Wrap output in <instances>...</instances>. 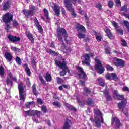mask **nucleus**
<instances>
[{
	"mask_svg": "<svg viewBox=\"0 0 129 129\" xmlns=\"http://www.w3.org/2000/svg\"><path fill=\"white\" fill-rule=\"evenodd\" d=\"M83 93H87V94H90L91 93V90L87 87H85L84 89Z\"/></svg>",
	"mask_w": 129,
	"mask_h": 129,
	"instance_id": "43",
	"label": "nucleus"
},
{
	"mask_svg": "<svg viewBox=\"0 0 129 129\" xmlns=\"http://www.w3.org/2000/svg\"><path fill=\"white\" fill-rule=\"evenodd\" d=\"M102 38V36L101 35H98L96 36V39L97 42H101V39Z\"/></svg>",
	"mask_w": 129,
	"mask_h": 129,
	"instance_id": "61",
	"label": "nucleus"
},
{
	"mask_svg": "<svg viewBox=\"0 0 129 129\" xmlns=\"http://www.w3.org/2000/svg\"><path fill=\"white\" fill-rule=\"evenodd\" d=\"M104 94L106 98L107 101H111V100H112V98H111V96L109 95V91H108V89H105Z\"/></svg>",
	"mask_w": 129,
	"mask_h": 129,
	"instance_id": "24",
	"label": "nucleus"
},
{
	"mask_svg": "<svg viewBox=\"0 0 129 129\" xmlns=\"http://www.w3.org/2000/svg\"><path fill=\"white\" fill-rule=\"evenodd\" d=\"M76 68L77 70H78V76L79 79H83L84 80L87 79V75L85 73L84 70H83V68L77 66Z\"/></svg>",
	"mask_w": 129,
	"mask_h": 129,
	"instance_id": "7",
	"label": "nucleus"
},
{
	"mask_svg": "<svg viewBox=\"0 0 129 129\" xmlns=\"http://www.w3.org/2000/svg\"><path fill=\"white\" fill-rule=\"evenodd\" d=\"M56 34L59 42L63 43L62 36H63L66 43L68 44V40H67V38H68V33H67V31H66V30H65L64 28L58 27L57 28Z\"/></svg>",
	"mask_w": 129,
	"mask_h": 129,
	"instance_id": "2",
	"label": "nucleus"
},
{
	"mask_svg": "<svg viewBox=\"0 0 129 129\" xmlns=\"http://www.w3.org/2000/svg\"><path fill=\"white\" fill-rule=\"evenodd\" d=\"M105 52L106 54H108L109 55L111 54V51L109 50V47L107 46L106 48H105Z\"/></svg>",
	"mask_w": 129,
	"mask_h": 129,
	"instance_id": "59",
	"label": "nucleus"
},
{
	"mask_svg": "<svg viewBox=\"0 0 129 129\" xmlns=\"http://www.w3.org/2000/svg\"><path fill=\"white\" fill-rule=\"evenodd\" d=\"M42 114V112L38 110H35V115H36L37 118L41 117L40 115Z\"/></svg>",
	"mask_w": 129,
	"mask_h": 129,
	"instance_id": "50",
	"label": "nucleus"
},
{
	"mask_svg": "<svg viewBox=\"0 0 129 129\" xmlns=\"http://www.w3.org/2000/svg\"><path fill=\"white\" fill-rule=\"evenodd\" d=\"M105 68L107 71H113L114 70L113 67L109 64H106Z\"/></svg>",
	"mask_w": 129,
	"mask_h": 129,
	"instance_id": "38",
	"label": "nucleus"
},
{
	"mask_svg": "<svg viewBox=\"0 0 129 129\" xmlns=\"http://www.w3.org/2000/svg\"><path fill=\"white\" fill-rule=\"evenodd\" d=\"M97 81L99 86H102V87H104V86H105V81H104V80H103L101 77L98 78Z\"/></svg>",
	"mask_w": 129,
	"mask_h": 129,
	"instance_id": "29",
	"label": "nucleus"
},
{
	"mask_svg": "<svg viewBox=\"0 0 129 129\" xmlns=\"http://www.w3.org/2000/svg\"><path fill=\"white\" fill-rule=\"evenodd\" d=\"M95 8L97 9H98L99 11L102 10V5H101V3H98L96 4Z\"/></svg>",
	"mask_w": 129,
	"mask_h": 129,
	"instance_id": "52",
	"label": "nucleus"
},
{
	"mask_svg": "<svg viewBox=\"0 0 129 129\" xmlns=\"http://www.w3.org/2000/svg\"><path fill=\"white\" fill-rule=\"evenodd\" d=\"M26 115H28V116H35L36 115V110H29L28 111H24Z\"/></svg>",
	"mask_w": 129,
	"mask_h": 129,
	"instance_id": "25",
	"label": "nucleus"
},
{
	"mask_svg": "<svg viewBox=\"0 0 129 129\" xmlns=\"http://www.w3.org/2000/svg\"><path fill=\"white\" fill-rule=\"evenodd\" d=\"M78 85H81V86H85V82L84 81L80 80L78 83Z\"/></svg>",
	"mask_w": 129,
	"mask_h": 129,
	"instance_id": "56",
	"label": "nucleus"
},
{
	"mask_svg": "<svg viewBox=\"0 0 129 129\" xmlns=\"http://www.w3.org/2000/svg\"><path fill=\"white\" fill-rule=\"evenodd\" d=\"M115 3L117 7H121V2H120V0H115Z\"/></svg>",
	"mask_w": 129,
	"mask_h": 129,
	"instance_id": "58",
	"label": "nucleus"
},
{
	"mask_svg": "<svg viewBox=\"0 0 129 129\" xmlns=\"http://www.w3.org/2000/svg\"><path fill=\"white\" fill-rule=\"evenodd\" d=\"M41 110L43 113H47L48 112V108L45 105L41 106Z\"/></svg>",
	"mask_w": 129,
	"mask_h": 129,
	"instance_id": "42",
	"label": "nucleus"
},
{
	"mask_svg": "<svg viewBox=\"0 0 129 129\" xmlns=\"http://www.w3.org/2000/svg\"><path fill=\"white\" fill-rule=\"evenodd\" d=\"M121 45L122 47H127V43H126V41H125V40L123 38H121Z\"/></svg>",
	"mask_w": 129,
	"mask_h": 129,
	"instance_id": "47",
	"label": "nucleus"
},
{
	"mask_svg": "<svg viewBox=\"0 0 129 129\" xmlns=\"http://www.w3.org/2000/svg\"><path fill=\"white\" fill-rule=\"evenodd\" d=\"M116 62H114L113 64L115 66L117 67H123L125 65V62L124 60L116 57L115 58Z\"/></svg>",
	"mask_w": 129,
	"mask_h": 129,
	"instance_id": "11",
	"label": "nucleus"
},
{
	"mask_svg": "<svg viewBox=\"0 0 129 129\" xmlns=\"http://www.w3.org/2000/svg\"><path fill=\"white\" fill-rule=\"evenodd\" d=\"M13 18H14V15H13V14L9 12L3 14L1 17L2 23H4L5 24V30L7 33H9V32L11 31V26L9 24L13 21Z\"/></svg>",
	"mask_w": 129,
	"mask_h": 129,
	"instance_id": "1",
	"label": "nucleus"
},
{
	"mask_svg": "<svg viewBox=\"0 0 129 129\" xmlns=\"http://www.w3.org/2000/svg\"><path fill=\"white\" fill-rule=\"evenodd\" d=\"M77 36L79 39H84L85 38V34H82L81 32H78Z\"/></svg>",
	"mask_w": 129,
	"mask_h": 129,
	"instance_id": "45",
	"label": "nucleus"
},
{
	"mask_svg": "<svg viewBox=\"0 0 129 129\" xmlns=\"http://www.w3.org/2000/svg\"><path fill=\"white\" fill-rule=\"evenodd\" d=\"M113 6H114L113 1L110 0L108 2V6L109 8H113Z\"/></svg>",
	"mask_w": 129,
	"mask_h": 129,
	"instance_id": "48",
	"label": "nucleus"
},
{
	"mask_svg": "<svg viewBox=\"0 0 129 129\" xmlns=\"http://www.w3.org/2000/svg\"><path fill=\"white\" fill-rule=\"evenodd\" d=\"M23 67L25 69V71L28 76H31V70L29 68L28 64L25 63L23 64Z\"/></svg>",
	"mask_w": 129,
	"mask_h": 129,
	"instance_id": "27",
	"label": "nucleus"
},
{
	"mask_svg": "<svg viewBox=\"0 0 129 129\" xmlns=\"http://www.w3.org/2000/svg\"><path fill=\"white\" fill-rule=\"evenodd\" d=\"M123 24L126 27L127 31L129 32V22H128V21H126V20H124L123 21Z\"/></svg>",
	"mask_w": 129,
	"mask_h": 129,
	"instance_id": "54",
	"label": "nucleus"
},
{
	"mask_svg": "<svg viewBox=\"0 0 129 129\" xmlns=\"http://www.w3.org/2000/svg\"><path fill=\"white\" fill-rule=\"evenodd\" d=\"M11 22H12V26L13 28H17V27L19 26V22L17 21V19L13 20Z\"/></svg>",
	"mask_w": 129,
	"mask_h": 129,
	"instance_id": "36",
	"label": "nucleus"
},
{
	"mask_svg": "<svg viewBox=\"0 0 129 129\" xmlns=\"http://www.w3.org/2000/svg\"><path fill=\"white\" fill-rule=\"evenodd\" d=\"M56 79L58 84H62V83H64V80H62V78L57 77Z\"/></svg>",
	"mask_w": 129,
	"mask_h": 129,
	"instance_id": "44",
	"label": "nucleus"
},
{
	"mask_svg": "<svg viewBox=\"0 0 129 129\" xmlns=\"http://www.w3.org/2000/svg\"><path fill=\"white\" fill-rule=\"evenodd\" d=\"M44 13V16L46 17L47 20H49V11L47 9L45 8L43 10Z\"/></svg>",
	"mask_w": 129,
	"mask_h": 129,
	"instance_id": "41",
	"label": "nucleus"
},
{
	"mask_svg": "<svg viewBox=\"0 0 129 129\" xmlns=\"http://www.w3.org/2000/svg\"><path fill=\"white\" fill-rule=\"evenodd\" d=\"M18 87L20 100H25L26 95L25 94V86H24L23 82H19V83H18Z\"/></svg>",
	"mask_w": 129,
	"mask_h": 129,
	"instance_id": "6",
	"label": "nucleus"
},
{
	"mask_svg": "<svg viewBox=\"0 0 129 129\" xmlns=\"http://www.w3.org/2000/svg\"><path fill=\"white\" fill-rule=\"evenodd\" d=\"M45 79L47 82H51V81H52V75H51V74H49V72H47Z\"/></svg>",
	"mask_w": 129,
	"mask_h": 129,
	"instance_id": "31",
	"label": "nucleus"
},
{
	"mask_svg": "<svg viewBox=\"0 0 129 129\" xmlns=\"http://www.w3.org/2000/svg\"><path fill=\"white\" fill-rule=\"evenodd\" d=\"M116 98H117V100H121V101H122V100H126V99H123L124 98V96H123V95H117V96L116 97Z\"/></svg>",
	"mask_w": 129,
	"mask_h": 129,
	"instance_id": "39",
	"label": "nucleus"
},
{
	"mask_svg": "<svg viewBox=\"0 0 129 129\" xmlns=\"http://www.w3.org/2000/svg\"><path fill=\"white\" fill-rule=\"evenodd\" d=\"M4 57L8 62H12V60H13V56L11 53L6 52Z\"/></svg>",
	"mask_w": 129,
	"mask_h": 129,
	"instance_id": "26",
	"label": "nucleus"
},
{
	"mask_svg": "<svg viewBox=\"0 0 129 129\" xmlns=\"http://www.w3.org/2000/svg\"><path fill=\"white\" fill-rule=\"evenodd\" d=\"M53 105L54 106H57V107H61L62 106V104L60 103L59 102H54L53 103Z\"/></svg>",
	"mask_w": 129,
	"mask_h": 129,
	"instance_id": "51",
	"label": "nucleus"
},
{
	"mask_svg": "<svg viewBox=\"0 0 129 129\" xmlns=\"http://www.w3.org/2000/svg\"><path fill=\"white\" fill-rule=\"evenodd\" d=\"M6 82L7 86H10L11 87H12V86H13V81L10 79V78H7Z\"/></svg>",
	"mask_w": 129,
	"mask_h": 129,
	"instance_id": "33",
	"label": "nucleus"
},
{
	"mask_svg": "<svg viewBox=\"0 0 129 129\" xmlns=\"http://www.w3.org/2000/svg\"><path fill=\"white\" fill-rule=\"evenodd\" d=\"M8 40L11 43H17L21 41V38L17 36H13L11 34L8 35Z\"/></svg>",
	"mask_w": 129,
	"mask_h": 129,
	"instance_id": "12",
	"label": "nucleus"
},
{
	"mask_svg": "<svg viewBox=\"0 0 129 129\" xmlns=\"http://www.w3.org/2000/svg\"><path fill=\"white\" fill-rule=\"evenodd\" d=\"M46 52L50 54V55H54V56H59V53L56 52L52 49H46Z\"/></svg>",
	"mask_w": 129,
	"mask_h": 129,
	"instance_id": "32",
	"label": "nucleus"
},
{
	"mask_svg": "<svg viewBox=\"0 0 129 129\" xmlns=\"http://www.w3.org/2000/svg\"><path fill=\"white\" fill-rule=\"evenodd\" d=\"M30 9L31 10H27L25 9L23 11V14L26 17H32L34 16V14H35L34 11L36 10V8L34 5H31Z\"/></svg>",
	"mask_w": 129,
	"mask_h": 129,
	"instance_id": "9",
	"label": "nucleus"
},
{
	"mask_svg": "<svg viewBox=\"0 0 129 129\" xmlns=\"http://www.w3.org/2000/svg\"><path fill=\"white\" fill-rule=\"evenodd\" d=\"M76 29L77 30V32H80V31L81 32H86V31L85 27L79 23L76 24Z\"/></svg>",
	"mask_w": 129,
	"mask_h": 129,
	"instance_id": "20",
	"label": "nucleus"
},
{
	"mask_svg": "<svg viewBox=\"0 0 129 129\" xmlns=\"http://www.w3.org/2000/svg\"><path fill=\"white\" fill-rule=\"evenodd\" d=\"M38 78H39V80L42 84L43 85H46V82L45 81V80L43 78V76H42V75L39 74L38 76Z\"/></svg>",
	"mask_w": 129,
	"mask_h": 129,
	"instance_id": "35",
	"label": "nucleus"
},
{
	"mask_svg": "<svg viewBox=\"0 0 129 129\" xmlns=\"http://www.w3.org/2000/svg\"><path fill=\"white\" fill-rule=\"evenodd\" d=\"M0 76L1 77L5 76V68L3 66H0Z\"/></svg>",
	"mask_w": 129,
	"mask_h": 129,
	"instance_id": "34",
	"label": "nucleus"
},
{
	"mask_svg": "<svg viewBox=\"0 0 129 129\" xmlns=\"http://www.w3.org/2000/svg\"><path fill=\"white\" fill-rule=\"evenodd\" d=\"M37 103L41 105L43 104V103H44V101H43V100H42V99H41V98H38L37 99Z\"/></svg>",
	"mask_w": 129,
	"mask_h": 129,
	"instance_id": "60",
	"label": "nucleus"
},
{
	"mask_svg": "<svg viewBox=\"0 0 129 129\" xmlns=\"http://www.w3.org/2000/svg\"><path fill=\"white\" fill-rule=\"evenodd\" d=\"M33 103V102H28L25 104L26 108H30V106Z\"/></svg>",
	"mask_w": 129,
	"mask_h": 129,
	"instance_id": "62",
	"label": "nucleus"
},
{
	"mask_svg": "<svg viewBox=\"0 0 129 129\" xmlns=\"http://www.w3.org/2000/svg\"><path fill=\"white\" fill-rule=\"evenodd\" d=\"M16 62L18 64V65H21L22 64V60L18 56L16 57Z\"/></svg>",
	"mask_w": 129,
	"mask_h": 129,
	"instance_id": "55",
	"label": "nucleus"
},
{
	"mask_svg": "<svg viewBox=\"0 0 129 129\" xmlns=\"http://www.w3.org/2000/svg\"><path fill=\"white\" fill-rule=\"evenodd\" d=\"M36 84H33V85H32V93H33L34 95H35V96H38V95H39V92L37 91V88L36 87Z\"/></svg>",
	"mask_w": 129,
	"mask_h": 129,
	"instance_id": "30",
	"label": "nucleus"
},
{
	"mask_svg": "<svg viewBox=\"0 0 129 129\" xmlns=\"http://www.w3.org/2000/svg\"><path fill=\"white\" fill-rule=\"evenodd\" d=\"M11 9V4L9 1H7L3 5L2 10L3 11H7Z\"/></svg>",
	"mask_w": 129,
	"mask_h": 129,
	"instance_id": "23",
	"label": "nucleus"
},
{
	"mask_svg": "<svg viewBox=\"0 0 129 129\" xmlns=\"http://www.w3.org/2000/svg\"><path fill=\"white\" fill-rule=\"evenodd\" d=\"M111 75L112 77V80H114V81H117V80H118V78L117 77V75H116V74L112 73H111Z\"/></svg>",
	"mask_w": 129,
	"mask_h": 129,
	"instance_id": "37",
	"label": "nucleus"
},
{
	"mask_svg": "<svg viewBox=\"0 0 129 129\" xmlns=\"http://www.w3.org/2000/svg\"><path fill=\"white\" fill-rule=\"evenodd\" d=\"M105 78L107 80H110V79H111V76H110V75L109 74H106L105 75Z\"/></svg>",
	"mask_w": 129,
	"mask_h": 129,
	"instance_id": "63",
	"label": "nucleus"
},
{
	"mask_svg": "<svg viewBox=\"0 0 129 129\" xmlns=\"http://www.w3.org/2000/svg\"><path fill=\"white\" fill-rule=\"evenodd\" d=\"M62 71L59 72L60 76H65L66 75V73H67V69H62Z\"/></svg>",
	"mask_w": 129,
	"mask_h": 129,
	"instance_id": "46",
	"label": "nucleus"
},
{
	"mask_svg": "<svg viewBox=\"0 0 129 129\" xmlns=\"http://www.w3.org/2000/svg\"><path fill=\"white\" fill-rule=\"evenodd\" d=\"M72 122L69 119H67L66 121L64 122V124L62 129H71V125Z\"/></svg>",
	"mask_w": 129,
	"mask_h": 129,
	"instance_id": "19",
	"label": "nucleus"
},
{
	"mask_svg": "<svg viewBox=\"0 0 129 129\" xmlns=\"http://www.w3.org/2000/svg\"><path fill=\"white\" fill-rule=\"evenodd\" d=\"M26 84L27 85L28 87H31V81H30V79L29 78H27Z\"/></svg>",
	"mask_w": 129,
	"mask_h": 129,
	"instance_id": "57",
	"label": "nucleus"
},
{
	"mask_svg": "<svg viewBox=\"0 0 129 129\" xmlns=\"http://www.w3.org/2000/svg\"><path fill=\"white\" fill-rule=\"evenodd\" d=\"M84 61L82 62L83 64H84V65H90L91 60L90 54L88 53L85 54L84 55Z\"/></svg>",
	"mask_w": 129,
	"mask_h": 129,
	"instance_id": "15",
	"label": "nucleus"
},
{
	"mask_svg": "<svg viewBox=\"0 0 129 129\" xmlns=\"http://www.w3.org/2000/svg\"><path fill=\"white\" fill-rule=\"evenodd\" d=\"M55 63L57 66H58V67H60L61 69H68V67L66 66L67 65V63H66V62L64 61H63L62 63L61 61H59L57 59H55Z\"/></svg>",
	"mask_w": 129,
	"mask_h": 129,
	"instance_id": "13",
	"label": "nucleus"
},
{
	"mask_svg": "<svg viewBox=\"0 0 129 129\" xmlns=\"http://www.w3.org/2000/svg\"><path fill=\"white\" fill-rule=\"evenodd\" d=\"M112 24L114 27L115 30H117V32L118 34H120V35H123V30L121 29H118V24L115 21H113L112 22Z\"/></svg>",
	"mask_w": 129,
	"mask_h": 129,
	"instance_id": "21",
	"label": "nucleus"
},
{
	"mask_svg": "<svg viewBox=\"0 0 129 129\" xmlns=\"http://www.w3.org/2000/svg\"><path fill=\"white\" fill-rule=\"evenodd\" d=\"M121 12H127L128 9H127V4H125L124 6H122L120 9Z\"/></svg>",
	"mask_w": 129,
	"mask_h": 129,
	"instance_id": "40",
	"label": "nucleus"
},
{
	"mask_svg": "<svg viewBox=\"0 0 129 129\" xmlns=\"http://www.w3.org/2000/svg\"><path fill=\"white\" fill-rule=\"evenodd\" d=\"M94 123L95 127H97V128H100V127H101V123L103 124L104 123H102V122H101V118L100 120V118L96 117V118L95 119Z\"/></svg>",
	"mask_w": 129,
	"mask_h": 129,
	"instance_id": "17",
	"label": "nucleus"
},
{
	"mask_svg": "<svg viewBox=\"0 0 129 129\" xmlns=\"http://www.w3.org/2000/svg\"><path fill=\"white\" fill-rule=\"evenodd\" d=\"M95 65L94 66V69L96 70L97 73L99 74H102L104 73L105 71V68L101 63V61L99 59H97V57H95Z\"/></svg>",
	"mask_w": 129,
	"mask_h": 129,
	"instance_id": "3",
	"label": "nucleus"
},
{
	"mask_svg": "<svg viewBox=\"0 0 129 129\" xmlns=\"http://www.w3.org/2000/svg\"><path fill=\"white\" fill-rule=\"evenodd\" d=\"M31 64L33 65V68L34 67L36 68L37 67V62H36V59L34 58H31Z\"/></svg>",
	"mask_w": 129,
	"mask_h": 129,
	"instance_id": "49",
	"label": "nucleus"
},
{
	"mask_svg": "<svg viewBox=\"0 0 129 129\" xmlns=\"http://www.w3.org/2000/svg\"><path fill=\"white\" fill-rule=\"evenodd\" d=\"M34 22L39 33H43V27H42V26L40 25V23H39V20H38L37 17L35 18Z\"/></svg>",
	"mask_w": 129,
	"mask_h": 129,
	"instance_id": "14",
	"label": "nucleus"
},
{
	"mask_svg": "<svg viewBox=\"0 0 129 129\" xmlns=\"http://www.w3.org/2000/svg\"><path fill=\"white\" fill-rule=\"evenodd\" d=\"M122 90L123 91H127L128 92H129V88L127 87H123Z\"/></svg>",
	"mask_w": 129,
	"mask_h": 129,
	"instance_id": "64",
	"label": "nucleus"
},
{
	"mask_svg": "<svg viewBox=\"0 0 129 129\" xmlns=\"http://www.w3.org/2000/svg\"><path fill=\"white\" fill-rule=\"evenodd\" d=\"M69 110H70L71 111H74L75 112H76L77 111V109L75 107L73 106L72 105H71L69 108L68 109Z\"/></svg>",
	"mask_w": 129,
	"mask_h": 129,
	"instance_id": "53",
	"label": "nucleus"
},
{
	"mask_svg": "<svg viewBox=\"0 0 129 129\" xmlns=\"http://www.w3.org/2000/svg\"><path fill=\"white\" fill-rule=\"evenodd\" d=\"M87 105L93 107L94 106V101L91 98H88L86 100Z\"/></svg>",
	"mask_w": 129,
	"mask_h": 129,
	"instance_id": "28",
	"label": "nucleus"
},
{
	"mask_svg": "<svg viewBox=\"0 0 129 129\" xmlns=\"http://www.w3.org/2000/svg\"><path fill=\"white\" fill-rule=\"evenodd\" d=\"M104 32L106 33L107 37L110 39V40H115V36L112 34V32H111V30L110 29L108 28H106L104 29Z\"/></svg>",
	"mask_w": 129,
	"mask_h": 129,
	"instance_id": "10",
	"label": "nucleus"
},
{
	"mask_svg": "<svg viewBox=\"0 0 129 129\" xmlns=\"http://www.w3.org/2000/svg\"><path fill=\"white\" fill-rule=\"evenodd\" d=\"M127 103V101L126 100H123L117 103V106L119 110H122V112L123 113V114H124L126 117H128V110L125 108Z\"/></svg>",
	"mask_w": 129,
	"mask_h": 129,
	"instance_id": "5",
	"label": "nucleus"
},
{
	"mask_svg": "<svg viewBox=\"0 0 129 129\" xmlns=\"http://www.w3.org/2000/svg\"><path fill=\"white\" fill-rule=\"evenodd\" d=\"M53 11L57 17H59L60 16V14L61 13L60 6L56 3L54 4Z\"/></svg>",
	"mask_w": 129,
	"mask_h": 129,
	"instance_id": "16",
	"label": "nucleus"
},
{
	"mask_svg": "<svg viewBox=\"0 0 129 129\" xmlns=\"http://www.w3.org/2000/svg\"><path fill=\"white\" fill-rule=\"evenodd\" d=\"M94 114H96V115H97V117H98V116H100V118H101V122L102 123H104V119H103V116H102V113H101L100 110H99V109L94 110Z\"/></svg>",
	"mask_w": 129,
	"mask_h": 129,
	"instance_id": "22",
	"label": "nucleus"
},
{
	"mask_svg": "<svg viewBox=\"0 0 129 129\" xmlns=\"http://www.w3.org/2000/svg\"><path fill=\"white\" fill-rule=\"evenodd\" d=\"M111 125H114V127L115 129H118L121 126V122L120 120L117 117H113L111 118Z\"/></svg>",
	"mask_w": 129,
	"mask_h": 129,
	"instance_id": "8",
	"label": "nucleus"
},
{
	"mask_svg": "<svg viewBox=\"0 0 129 129\" xmlns=\"http://www.w3.org/2000/svg\"><path fill=\"white\" fill-rule=\"evenodd\" d=\"M25 35L28 39L30 40L32 44H34V43H35V39H34V37H33V34H32V33H31L30 31L25 32Z\"/></svg>",
	"mask_w": 129,
	"mask_h": 129,
	"instance_id": "18",
	"label": "nucleus"
},
{
	"mask_svg": "<svg viewBox=\"0 0 129 129\" xmlns=\"http://www.w3.org/2000/svg\"><path fill=\"white\" fill-rule=\"evenodd\" d=\"M63 4L67 10H68V11L71 13V15L72 16V17L76 18L77 14H76L75 11H74V8H73L71 0H63Z\"/></svg>",
	"mask_w": 129,
	"mask_h": 129,
	"instance_id": "4",
	"label": "nucleus"
}]
</instances>
